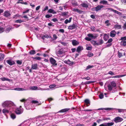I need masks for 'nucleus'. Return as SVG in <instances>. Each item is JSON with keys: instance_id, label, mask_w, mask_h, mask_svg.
<instances>
[{"instance_id": "nucleus-36", "label": "nucleus", "mask_w": 126, "mask_h": 126, "mask_svg": "<svg viewBox=\"0 0 126 126\" xmlns=\"http://www.w3.org/2000/svg\"><path fill=\"white\" fill-rule=\"evenodd\" d=\"M93 55V54L90 52H89L87 55V56L89 57H92Z\"/></svg>"}, {"instance_id": "nucleus-48", "label": "nucleus", "mask_w": 126, "mask_h": 126, "mask_svg": "<svg viewBox=\"0 0 126 126\" xmlns=\"http://www.w3.org/2000/svg\"><path fill=\"white\" fill-rule=\"evenodd\" d=\"M93 67V65H89L87 66L86 68V70L90 68H92Z\"/></svg>"}, {"instance_id": "nucleus-50", "label": "nucleus", "mask_w": 126, "mask_h": 126, "mask_svg": "<svg viewBox=\"0 0 126 126\" xmlns=\"http://www.w3.org/2000/svg\"><path fill=\"white\" fill-rule=\"evenodd\" d=\"M47 89H43L41 88L40 87H37V90H40L41 91H43V90H47Z\"/></svg>"}, {"instance_id": "nucleus-27", "label": "nucleus", "mask_w": 126, "mask_h": 126, "mask_svg": "<svg viewBox=\"0 0 126 126\" xmlns=\"http://www.w3.org/2000/svg\"><path fill=\"white\" fill-rule=\"evenodd\" d=\"M112 109V108H99L98 109V110H103L104 109L106 110H110Z\"/></svg>"}, {"instance_id": "nucleus-30", "label": "nucleus", "mask_w": 126, "mask_h": 126, "mask_svg": "<svg viewBox=\"0 0 126 126\" xmlns=\"http://www.w3.org/2000/svg\"><path fill=\"white\" fill-rule=\"evenodd\" d=\"M114 123L113 122H110V123H105L106 126H111L113 125Z\"/></svg>"}, {"instance_id": "nucleus-7", "label": "nucleus", "mask_w": 126, "mask_h": 126, "mask_svg": "<svg viewBox=\"0 0 126 126\" xmlns=\"http://www.w3.org/2000/svg\"><path fill=\"white\" fill-rule=\"evenodd\" d=\"M56 54L58 56L61 57L64 55L65 52L61 50H60L57 52Z\"/></svg>"}, {"instance_id": "nucleus-9", "label": "nucleus", "mask_w": 126, "mask_h": 126, "mask_svg": "<svg viewBox=\"0 0 126 126\" xmlns=\"http://www.w3.org/2000/svg\"><path fill=\"white\" fill-rule=\"evenodd\" d=\"M89 4L87 1H85L82 2L80 5L83 8H87L88 7Z\"/></svg>"}, {"instance_id": "nucleus-38", "label": "nucleus", "mask_w": 126, "mask_h": 126, "mask_svg": "<svg viewBox=\"0 0 126 126\" xmlns=\"http://www.w3.org/2000/svg\"><path fill=\"white\" fill-rule=\"evenodd\" d=\"M121 45H123L124 46H126V41H122L121 42Z\"/></svg>"}, {"instance_id": "nucleus-57", "label": "nucleus", "mask_w": 126, "mask_h": 126, "mask_svg": "<svg viewBox=\"0 0 126 126\" xmlns=\"http://www.w3.org/2000/svg\"><path fill=\"white\" fill-rule=\"evenodd\" d=\"M91 29L92 31L94 32H96V31H95V28L94 27H92L91 28Z\"/></svg>"}, {"instance_id": "nucleus-63", "label": "nucleus", "mask_w": 126, "mask_h": 126, "mask_svg": "<svg viewBox=\"0 0 126 126\" xmlns=\"http://www.w3.org/2000/svg\"><path fill=\"white\" fill-rule=\"evenodd\" d=\"M86 49L88 50H92V47H88Z\"/></svg>"}, {"instance_id": "nucleus-34", "label": "nucleus", "mask_w": 126, "mask_h": 126, "mask_svg": "<svg viewBox=\"0 0 126 126\" xmlns=\"http://www.w3.org/2000/svg\"><path fill=\"white\" fill-rule=\"evenodd\" d=\"M84 102L86 104V106L88 107L89 106L88 104H90V101L89 99H86L84 100Z\"/></svg>"}, {"instance_id": "nucleus-53", "label": "nucleus", "mask_w": 126, "mask_h": 126, "mask_svg": "<svg viewBox=\"0 0 126 126\" xmlns=\"http://www.w3.org/2000/svg\"><path fill=\"white\" fill-rule=\"evenodd\" d=\"M17 63L19 65H21L22 64V62L19 60H17L16 61Z\"/></svg>"}, {"instance_id": "nucleus-56", "label": "nucleus", "mask_w": 126, "mask_h": 126, "mask_svg": "<svg viewBox=\"0 0 126 126\" xmlns=\"http://www.w3.org/2000/svg\"><path fill=\"white\" fill-rule=\"evenodd\" d=\"M68 13V12H63L62 14V15L63 16H65L67 15Z\"/></svg>"}, {"instance_id": "nucleus-20", "label": "nucleus", "mask_w": 126, "mask_h": 126, "mask_svg": "<svg viewBox=\"0 0 126 126\" xmlns=\"http://www.w3.org/2000/svg\"><path fill=\"white\" fill-rule=\"evenodd\" d=\"M64 62L65 63L69 64L72 65L73 64L72 62H71L69 60H65L64 61Z\"/></svg>"}, {"instance_id": "nucleus-54", "label": "nucleus", "mask_w": 126, "mask_h": 126, "mask_svg": "<svg viewBox=\"0 0 126 126\" xmlns=\"http://www.w3.org/2000/svg\"><path fill=\"white\" fill-rule=\"evenodd\" d=\"M56 86V85L55 84H53L49 86V87L50 88H54Z\"/></svg>"}, {"instance_id": "nucleus-21", "label": "nucleus", "mask_w": 126, "mask_h": 126, "mask_svg": "<svg viewBox=\"0 0 126 126\" xmlns=\"http://www.w3.org/2000/svg\"><path fill=\"white\" fill-rule=\"evenodd\" d=\"M48 12L53 14L56 13V12L55 10L52 9H49L48 11Z\"/></svg>"}, {"instance_id": "nucleus-44", "label": "nucleus", "mask_w": 126, "mask_h": 126, "mask_svg": "<svg viewBox=\"0 0 126 126\" xmlns=\"http://www.w3.org/2000/svg\"><path fill=\"white\" fill-rule=\"evenodd\" d=\"M92 43L94 45H97V43L96 41L94 40H92L91 41Z\"/></svg>"}, {"instance_id": "nucleus-19", "label": "nucleus", "mask_w": 126, "mask_h": 126, "mask_svg": "<svg viewBox=\"0 0 126 126\" xmlns=\"http://www.w3.org/2000/svg\"><path fill=\"white\" fill-rule=\"evenodd\" d=\"M11 14L9 11H6L4 12V16L6 17H8L10 16Z\"/></svg>"}, {"instance_id": "nucleus-29", "label": "nucleus", "mask_w": 126, "mask_h": 126, "mask_svg": "<svg viewBox=\"0 0 126 126\" xmlns=\"http://www.w3.org/2000/svg\"><path fill=\"white\" fill-rule=\"evenodd\" d=\"M112 109H115L116 110H118V112H124V110H125L124 109H113L112 108Z\"/></svg>"}, {"instance_id": "nucleus-42", "label": "nucleus", "mask_w": 126, "mask_h": 126, "mask_svg": "<svg viewBox=\"0 0 126 126\" xmlns=\"http://www.w3.org/2000/svg\"><path fill=\"white\" fill-rule=\"evenodd\" d=\"M4 57V55L3 54L0 53V60H2Z\"/></svg>"}, {"instance_id": "nucleus-8", "label": "nucleus", "mask_w": 126, "mask_h": 126, "mask_svg": "<svg viewBox=\"0 0 126 126\" xmlns=\"http://www.w3.org/2000/svg\"><path fill=\"white\" fill-rule=\"evenodd\" d=\"M123 120V119L122 118L119 116L113 119V121L116 123L121 122Z\"/></svg>"}, {"instance_id": "nucleus-49", "label": "nucleus", "mask_w": 126, "mask_h": 126, "mask_svg": "<svg viewBox=\"0 0 126 126\" xmlns=\"http://www.w3.org/2000/svg\"><path fill=\"white\" fill-rule=\"evenodd\" d=\"M99 96L100 99H102L103 98L104 95L103 94L101 93L99 95Z\"/></svg>"}, {"instance_id": "nucleus-17", "label": "nucleus", "mask_w": 126, "mask_h": 126, "mask_svg": "<svg viewBox=\"0 0 126 126\" xmlns=\"http://www.w3.org/2000/svg\"><path fill=\"white\" fill-rule=\"evenodd\" d=\"M37 64H32V67H31V69H37L38 68Z\"/></svg>"}, {"instance_id": "nucleus-32", "label": "nucleus", "mask_w": 126, "mask_h": 126, "mask_svg": "<svg viewBox=\"0 0 126 126\" xmlns=\"http://www.w3.org/2000/svg\"><path fill=\"white\" fill-rule=\"evenodd\" d=\"M109 38V36H108L106 34H104L103 39L105 41H106Z\"/></svg>"}, {"instance_id": "nucleus-22", "label": "nucleus", "mask_w": 126, "mask_h": 126, "mask_svg": "<svg viewBox=\"0 0 126 126\" xmlns=\"http://www.w3.org/2000/svg\"><path fill=\"white\" fill-rule=\"evenodd\" d=\"M76 27V26L74 24L69 26L68 29L70 30H72L74 29Z\"/></svg>"}, {"instance_id": "nucleus-62", "label": "nucleus", "mask_w": 126, "mask_h": 126, "mask_svg": "<svg viewBox=\"0 0 126 126\" xmlns=\"http://www.w3.org/2000/svg\"><path fill=\"white\" fill-rule=\"evenodd\" d=\"M48 7L47 6H46L44 8V9L42 10L43 11H45L47 10L48 9Z\"/></svg>"}, {"instance_id": "nucleus-13", "label": "nucleus", "mask_w": 126, "mask_h": 126, "mask_svg": "<svg viewBox=\"0 0 126 126\" xmlns=\"http://www.w3.org/2000/svg\"><path fill=\"white\" fill-rule=\"evenodd\" d=\"M50 63L52 64L55 65H57V64L56 63V61L53 58H50Z\"/></svg>"}, {"instance_id": "nucleus-47", "label": "nucleus", "mask_w": 126, "mask_h": 126, "mask_svg": "<svg viewBox=\"0 0 126 126\" xmlns=\"http://www.w3.org/2000/svg\"><path fill=\"white\" fill-rule=\"evenodd\" d=\"M109 20H107L105 22V23L106 24L107 26H109L110 25V23H109Z\"/></svg>"}, {"instance_id": "nucleus-64", "label": "nucleus", "mask_w": 126, "mask_h": 126, "mask_svg": "<svg viewBox=\"0 0 126 126\" xmlns=\"http://www.w3.org/2000/svg\"><path fill=\"white\" fill-rule=\"evenodd\" d=\"M121 40H126V36L123 37L121 38Z\"/></svg>"}, {"instance_id": "nucleus-43", "label": "nucleus", "mask_w": 126, "mask_h": 126, "mask_svg": "<svg viewBox=\"0 0 126 126\" xmlns=\"http://www.w3.org/2000/svg\"><path fill=\"white\" fill-rule=\"evenodd\" d=\"M121 26L117 25H116L115 26V28L118 29H120L121 28Z\"/></svg>"}, {"instance_id": "nucleus-40", "label": "nucleus", "mask_w": 126, "mask_h": 126, "mask_svg": "<svg viewBox=\"0 0 126 126\" xmlns=\"http://www.w3.org/2000/svg\"><path fill=\"white\" fill-rule=\"evenodd\" d=\"M103 41L102 39L100 40L99 41V42L97 43V45H100L103 43Z\"/></svg>"}, {"instance_id": "nucleus-39", "label": "nucleus", "mask_w": 126, "mask_h": 126, "mask_svg": "<svg viewBox=\"0 0 126 126\" xmlns=\"http://www.w3.org/2000/svg\"><path fill=\"white\" fill-rule=\"evenodd\" d=\"M124 75H118L112 77L114 78H118L124 77Z\"/></svg>"}, {"instance_id": "nucleus-33", "label": "nucleus", "mask_w": 126, "mask_h": 126, "mask_svg": "<svg viewBox=\"0 0 126 126\" xmlns=\"http://www.w3.org/2000/svg\"><path fill=\"white\" fill-rule=\"evenodd\" d=\"M14 90H15L19 91H24L25 90L24 89L19 88H16L14 89Z\"/></svg>"}, {"instance_id": "nucleus-18", "label": "nucleus", "mask_w": 126, "mask_h": 126, "mask_svg": "<svg viewBox=\"0 0 126 126\" xmlns=\"http://www.w3.org/2000/svg\"><path fill=\"white\" fill-rule=\"evenodd\" d=\"M83 49L82 47L80 46H79L77 48V51L78 53L81 51Z\"/></svg>"}, {"instance_id": "nucleus-14", "label": "nucleus", "mask_w": 126, "mask_h": 126, "mask_svg": "<svg viewBox=\"0 0 126 126\" xmlns=\"http://www.w3.org/2000/svg\"><path fill=\"white\" fill-rule=\"evenodd\" d=\"M7 63L10 65H12L15 64V62L14 61L11 60H8L6 61Z\"/></svg>"}, {"instance_id": "nucleus-58", "label": "nucleus", "mask_w": 126, "mask_h": 126, "mask_svg": "<svg viewBox=\"0 0 126 126\" xmlns=\"http://www.w3.org/2000/svg\"><path fill=\"white\" fill-rule=\"evenodd\" d=\"M53 37L54 39L55 40L57 38V37L56 34H54L53 35Z\"/></svg>"}, {"instance_id": "nucleus-23", "label": "nucleus", "mask_w": 126, "mask_h": 126, "mask_svg": "<svg viewBox=\"0 0 126 126\" xmlns=\"http://www.w3.org/2000/svg\"><path fill=\"white\" fill-rule=\"evenodd\" d=\"M100 3L103 4L104 5H108V2L107 1L105 0H102L100 2Z\"/></svg>"}, {"instance_id": "nucleus-46", "label": "nucleus", "mask_w": 126, "mask_h": 126, "mask_svg": "<svg viewBox=\"0 0 126 126\" xmlns=\"http://www.w3.org/2000/svg\"><path fill=\"white\" fill-rule=\"evenodd\" d=\"M44 37L47 38H51V36H49L47 35L46 34L42 38L44 39Z\"/></svg>"}, {"instance_id": "nucleus-52", "label": "nucleus", "mask_w": 126, "mask_h": 126, "mask_svg": "<svg viewBox=\"0 0 126 126\" xmlns=\"http://www.w3.org/2000/svg\"><path fill=\"white\" fill-rule=\"evenodd\" d=\"M118 57L119 58H120L121 57L123 56V54L122 53L119 51L118 52Z\"/></svg>"}, {"instance_id": "nucleus-31", "label": "nucleus", "mask_w": 126, "mask_h": 126, "mask_svg": "<svg viewBox=\"0 0 126 126\" xmlns=\"http://www.w3.org/2000/svg\"><path fill=\"white\" fill-rule=\"evenodd\" d=\"M32 103H34L36 105H38L40 104L36 100H33L32 101Z\"/></svg>"}, {"instance_id": "nucleus-55", "label": "nucleus", "mask_w": 126, "mask_h": 126, "mask_svg": "<svg viewBox=\"0 0 126 126\" xmlns=\"http://www.w3.org/2000/svg\"><path fill=\"white\" fill-rule=\"evenodd\" d=\"M85 40L88 41H90L91 40V38H89L88 37H86L85 38Z\"/></svg>"}, {"instance_id": "nucleus-25", "label": "nucleus", "mask_w": 126, "mask_h": 126, "mask_svg": "<svg viewBox=\"0 0 126 126\" xmlns=\"http://www.w3.org/2000/svg\"><path fill=\"white\" fill-rule=\"evenodd\" d=\"M10 117L12 119H14L16 118V116L15 114L12 113L10 114Z\"/></svg>"}, {"instance_id": "nucleus-26", "label": "nucleus", "mask_w": 126, "mask_h": 126, "mask_svg": "<svg viewBox=\"0 0 126 126\" xmlns=\"http://www.w3.org/2000/svg\"><path fill=\"white\" fill-rule=\"evenodd\" d=\"M69 109L67 108L64 109L60 110L59 112H64L67 111L69 110Z\"/></svg>"}, {"instance_id": "nucleus-28", "label": "nucleus", "mask_w": 126, "mask_h": 126, "mask_svg": "<svg viewBox=\"0 0 126 126\" xmlns=\"http://www.w3.org/2000/svg\"><path fill=\"white\" fill-rule=\"evenodd\" d=\"M72 5L74 6H76L78 5L77 2L74 0L72 1Z\"/></svg>"}, {"instance_id": "nucleus-2", "label": "nucleus", "mask_w": 126, "mask_h": 126, "mask_svg": "<svg viewBox=\"0 0 126 126\" xmlns=\"http://www.w3.org/2000/svg\"><path fill=\"white\" fill-rule=\"evenodd\" d=\"M5 25L0 23V33L3 32L4 31L9 32L12 28L11 27L8 26L7 27H5Z\"/></svg>"}, {"instance_id": "nucleus-16", "label": "nucleus", "mask_w": 126, "mask_h": 126, "mask_svg": "<svg viewBox=\"0 0 126 126\" xmlns=\"http://www.w3.org/2000/svg\"><path fill=\"white\" fill-rule=\"evenodd\" d=\"M110 36L114 37L116 34V32L115 31H112L110 32Z\"/></svg>"}, {"instance_id": "nucleus-11", "label": "nucleus", "mask_w": 126, "mask_h": 126, "mask_svg": "<svg viewBox=\"0 0 126 126\" xmlns=\"http://www.w3.org/2000/svg\"><path fill=\"white\" fill-rule=\"evenodd\" d=\"M87 36L89 37L92 38L93 39H95L98 36L97 34H93L91 33H89L87 35Z\"/></svg>"}, {"instance_id": "nucleus-35", "label": "nucleus", "mask_w": 126, "mask_h": 126, "mask_svg": "<svg viewBox=\"0 0 126 126\" xmlns=\"http://www.w3.org/2000/svg\"><path fill=\"white\" fill-rule=\"evenodd\" d=\"M1 79L3 81L6 80L9 81H11V79H9L7 78H1Z\"/></svg>"}, {"instance_id": "nucleus-45", "label": "nucleus", "mask_w": 126, "mask_h": 126, "mask_svg": "<svg viewBox=\"0 0 126 126\" xmlns=\"http://www.w3.org/2000/svg\"><path fill=\"white\" fill-rule=\"evenodd\" d=\"M108 9L109 10H110L111 11H113L115 13H117V11L116 10H114L113 9L111 8H109Z\"/></svg>"}, {"instance_id": "nucleus-41", "label": "nucleus", "mask_w": 126, "mask_h": 126, "mask_svg": "<svg viewBox=\"0 0 126 126\" xmlns=\"http://www.w3.org/2000/svg\"><path fill=\"white\" fill-rule=\"evenodd\" d=\"M30 53L31 55H34L35 54L36 52L34 50H32L30 51L29 52Z\"/></svg>"}, {"instance_id": "nucleus-6", "label": "nucleus", "mask_w": 126, "mask_h": 126, "mask_svg": "<svg viewBox=\"0 0 126 126\" xmlns=\"http://www.w3.org/2000/svg\"><path fill=\"white\" fill-rule=\"evenodd\" d=\"M23 109L21 108V106L19 108H17L15 110L16 113L17 114H21L23 112Z\"/></svg>"}, {"instance_id": "nucleus-10", "label": "nucleus", "mask_w": 126, "mask_h": 126, "mask_svg": "<svg viewBox=\"0 0 126 126\" xmlns=\"http://www.w3.org/2000/svg\"><path fill=\"white\" fill-rule=\"evenodd\" d=\"M5 109H4L2 110L3 113L5 114L8 113H12L13 111V110H10L8 109V108H5Z\"/></svg>"}, {"instance_id": "nucleus-5", "label": "nucleus", "mask_w": 126, "mask_h": 126, "mask_svg": "<svg viewBox=\"0 0 126 126\" xmlns=\"http://www.w3.org/2000/svg\"><path fill=\"white\" fill-rule=\"evenodd\" d=\"M28 100H26L25 102L24 106L27 110H29L31 108V102H28Z\"/></svg>"}, {"instance_id": "nucleus-59", "label": "nucleus", "mask_w": 126, "mask_h": 126, "mask_svg": "<svg viewBox=\"0 0 126 126\" xmlns=\"http://www.w3.org/2000/svg\"><path fill=\"white\" fill-rule=\"evenodd\" d=\"M34 59H36L37 60H40L41 59V58L40 57H35L34 58Z\"/></svg>"}, {"instance_id": "nucleus-12", "label": "nucleus", "mask_w": 126, "mask_h": 126, "mask_svg": "<svg viewBox=\"0 0 126 126\" xmlns=\"http://www.w3.org/2000/svg\"><path fill=\"white\" fill-rule=\"evenodd\" d=\"M72 10L74 12H77L79 14H80L82 13L83 11L78 9L76 8H72Z\"/></svg>"}, {"instance_id": "nucleus-24", "label": "nucleus", "mask_w": 126, "mask_h": 126, "mask_svg": "<svg viewBox=\"0 0 126 126\" xmlns=\"http://www.w3.org/2000/svg\"><path fill=\"white\" fill-rule=\"evenodd\" d=\"M72 19V17L70 18L69 20L66 19L64 21V23L66 24H67L68 23H70Z\"/></svg>"}, {"instance_id": "nucleus-37", "label": "nucleus", "mask_w": 126, "mask_h": 126, "mask_svg": "<svg viewBox=\"0 0 126 126\" xmlns=\"http://www.w3.org/2000/svg\"><path fill=\"white\" fill-rule=\"evenodd\" d=\"M30 88L32 90H37V87L35 86H33L30 87Z\"/></svg>"}, {"instance_id": "nucleus-61", "label": "nucleus", "mask_w": 126, "mask_h": 126, "mask_svg": "<svg viewBox=\"0 0 126 126\" xmlns=\"http://www.w3.org/2000/svg\"><path fill=\"white\" fill-rule=\"evenodd\" d=\"M112 38H110L109 39L107 43H111L110 42H112Z\"/></svg>"}, {"instance_id": "nucleus-1", "label": "nucleus", "mask_w": 126, "mask_h": 126, "mask_svg": "<svg viewBox=\"0 0 126 126\" xmlns=\"http://www.w3.org/2000/svg\"><path fill=\"white\" fill-rule=\"evenodd\" d=\"M14 105L13 102L11 101H6L3 102L2 104V106L5 108H7L10 110H14L13 106Z\"/></svg>"}, {"instance_id": "nucleus-15", "label": "nucleus", "mask_w": 126, "mask_h": 126, "mask_svg": "<svg viewBox=\"0 0 126 126\" xmlns=\"http://www.w3.org/2000/svg\"><path fill=\"white\" fill-rule=\"evenodd\" d=\"M72 45L74 46H76L79 44V43L77 41L75 40H73L72 41Z\"/></svg>"}, {"instance_id": "nucleus-51", "label": "nucleus", "mask_w": 126, "mask_h": 126, "mask_svg": "<svg viewBox=\"0 0 126 126\" xmlns=\"http://www.w3.org/2000/svg\"><path fill=\"white\" fill-rule=\"evenodd\" d=\"M23 21L22 20L18 19L15 21V22L17 23H21Z\"/></svg>"}, {"instance_id": "nucleus-3", "label": "nucleus", "mask_w": 126, "mask_h": 126, "mask_svg": "<svg viewBox=\"0 0 126 126\" xmlns=\"http://www.w3.org/2000/svg\"><path fill=\"white\" fill-rule=\"evenodd\" d=\"M116 85L114 81H112L108 86V90L110 91L112 90L113 88L115 87Z\"/></svg>"}, {"instance_id": "nucleus-4", "label": "nucleus", "mask_w": 126, "mask_h": 126, "mask_svg": "<svg viewBox=\"0 0 126 126\" xmlns=\"http://www.w3.org/2000/svg\"><path fill=\"white\" fill-rule=\"evenodd\" d=\"M104 7V6L102 5H98L96 7L92 8V10L93 11H96L97 12L101 10Z\"/></svg>"}, {"instance_id": "nucleus-60", "label": "nucleus", "mask_w": 126, "mask_h": 126, "mask_svg": "<svg viewBox=\"0 0 126 126\" xmlns=\"http://www.w3.org/2000/svg\"><path fill=\"white\" fill-rule=\"evenodd\" d=\"M52 16V15H46L45 17L47 18H49L51 17Z\"/></svg>"}]
</instances>
